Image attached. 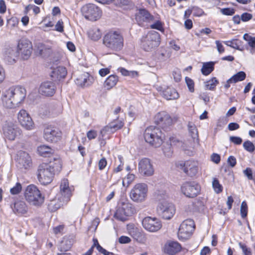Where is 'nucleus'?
<instances>
[{
	"mask_svg": "<svg viewBox=\"0 0 255 255\" xmlns=\"http://www.w3.org/2000/svg\"><path fill=\"white\" fill-rule=\"evenodd\" d=\"M218 83L217 79L214 77L206 82L205 86L207 89L212 90L215 88Z\"/></svg>",
	"mask_w": 255,
	"mask_h": 255,
	"instance_id": "40",
	"label": "nucleus"
},
{
	"mask_svg": "<svg viewBox=\"0 0 255 255\" xmlns=\"http://www.w3.org/2000/svg\"><path fill=\"white\" fill-rule=\"evenodd\" d=\"M221 12L226 15H232L235 13V10L233 8H224L220 9Z\"/></svg>",
	"mask_w": 255,
	"mask_h": 255,
	"instance_id": "49",
	"label": "nucleus"
},
{
	"mask_svg": "<svg viewBox=\"0 0 255 255\" xmlns=\"http://www.w3.org/2000/svg\"><path fill=\"white\" fill-rule=\"evenodd\" d=\"M22 189V186L20 183H16L14 186L10 189V193L12 195H17L19 194Z\"/></svg>",
	"mask_w": 255,
	"mask_h": 255,
	"instance_id": "44",
	"label": "nucleus"
},
{
	"mask_svg": "<svg viewBox=\"0 0 255 255\" xmlns=\"http://www.w3.org/2000/svg\"><path fill=\"white\" fill-rule=\"evenodd\" d=\"M139 173L145 176H151L154 173V168L150 160L143 158L140 160L138 164Z\"/></svg>",
	"mask_w": 255,
	"mask_h": 255,
	"instance_id": "14",
	"label": "nucleus"
},
{
	"mask_svg": "<svg viewBox=\"0 0 255 255\" xmlns=\"http://www.w3.org/2000/svg\"><path fill=\"white\" fill-rule=\"evenodd\" d=\"M214 64L212 62L204 63L201 69L202 74L204 75L210 74L214 70Z\"/></svg>",
	"mask_w": 255,
	"mask_h": 255,
	"instance_id": "37",
	"label": "nucleus"
},
{
	"mask_svg": "<svg viewBox=\"0 0 255 255\" xmlns=\"http://www.w3.org/2000/svg\"><path fill=\"white\" fill-rule=\"evenodd\" d=\"M244 148L249 152H252L255 150V145L250 141H246L243 143Z\"/></svg>",
	"mask_w": 255,
	"mask_h": 255,
	"instance_id": "45",
	"label": "nucleus"
},
{
	"mask_svg": "<svg viewBox=\"0 0 255 255\" xmlns=\"http://www.w3.org/2000/svg\"><path fill=\"white\" fill-rule=\"evenodd\" d=\"M244 39L248 42V44L251 47L250 52L254 54L255 52V37H253L246 33L244 35Z\"/></svg>",
	"mask_w": 255,
	"mask_h": 255,
	"instance_id": "35",
	"label": "nucleus"
},
{
	"mask_svg": "<svg viewBox=\"0 0 255 255\" xmlns=\"http://www.w3.org/2000/svg\"><path fill=\"white\" fill-rule=\"evenodd\" d=\"M163 24V22L158 20H156L153 24H150L149 26L151 29H155L163 32L164 31Z\"/></svg>",
	"mask_w": 255,
	"mask_h": 255,
	"instance_id": "41",
	"label": "nucleus"
},
{
	"mask_svg": "<svg viewBox=\"0 0 255 255\" xmlns=\"http://www.w3.org/2000/svg\"><path fill=\"white\" fill-rule=\"evenodd\" d=\"M103 43L110 49L118 51L123 47V38L118 33H107L104 37Z\"/></svg>",
	"mask_w": 255,
	"mask_h": 255,
	"instance_id": "5",
	"label": "nucleus"
},
{
	"mask_svg": "<svg viewBox=\"0 0 255 255\" xmlns=\"http://www.w3.org/2000/svg\"><path fill=\"white\" fill-rule=\"evenodd\" d=\"M18 120L22 127L27 130L34 128V123L29 114L24 110H21L17 114Z\"/></svg>",
	"mask_w": 255,
	"mask_h": 255,
	"instance_id": "18",
	"label": "nucleus"
},
{
	"mask_svg": "<svg viewBox=\"0 0 255 255\" xmlns=\"http://www.w3.org/2000/svg\"><path fill=\"white\" fill-rule=\"evenodd\" d=\"M17 167L20 169H27L32 165L31 159L29 155L25 151H20L17 154Z\"/></svg>",
	"mask_w": 255,
	"mask_h": 255,
	"instance_id": "20",
	"label": "nucleus"
},
{
	"mask_svg": "<svg viewBox=\"0 0 255 255\" xmlns=\"http://www.w3.org/2000/svg\"><path fill=\"white\" fill-rule=\"evenodd\" d=\"M136 20L139 21L143 20V21H148L153 19V16L145 9H141L139 11V14L136 17Z\"/></svg>",
	"mask_w": 255,
	"mask_h": 255,
	"instance_id": "33",
	"label": "nucleus"
},
{
	"mask_svg": "<svg viewBox=\"0 0 255 255\" xmlns=\"http://www.w3.org/2000/svg\"><path fill=\"white\" fill-rule=\"evenodd\" d=\"M240 211L242 218H244L247 216L248 206L245 201H243L242 203Z\"/></svg>",
	"mask_w": 255,
	"mask_h": 255,
	"instance_id": "46",
	"label": "nucleus"
},
{
	"mask_svg": "<svg viewBox=\"0 0 255 255\" xmlns=\"http://www.w3.org/2000/svg\"><path fill=\"white\" fill-rule=\"evenodd\" d=\"M227 162L232 167H234L237 163L236 159L233 156H230L228 158Z\"/></svg>",
	"mask_w": 255,
	"mask_h": 255,
	"instance_id": "59",
	"label": "nucleus"
},
{
	"mask_svg": "<svg viewBox=\"0 0 255 255\" xmlns=\"http://www.w3.org/2000/svg\"><path fill=\"white\" fill-rule=\"evenodd\" d=\"M23 196L25 200L30 205L36 207L41 206L44 201V196L33 184H30L26 187Z\"/></svg>",
	"mask_w": 255,
	"mask_h": 255,
	"instance_id": "3",
	"label": "nucleus"
},
{
	"mask_svg": "<svg viewBox=\"0 0 255 255\" xmlns=\"http://www.w3.org/2000/svg\"><path fill=\"white\" fill-rule=\"evenodd\" d=\"M81 12L86 19L92 21L98 20L102 15V9L93 3L84 5L81 8Z\"/></svg>",
	"mask_w": 255,
	"mask_h": 255,
	"instance_id": "8",
	"label": "nucleus"
},
{
	"mask_svg": "<svg viewBox=\"0 0 255 255\" xmlns=\"http://www.w3.org/2000/svg\"><path fill=\"white\" fill-rule=\"evenodd\" d=\"M107 162L105 158H102L99 161L98 167L99 170H103L107 166Z\"/></svg>",
	"mask_w": 255,
	"mask_h": 255,
	"instance_id": "54",
	"label": "nucleus"
},
{
	"mask_svg": "<svg viewBox=\"0 0 255 255\" xmlns=\"http://www.w3.org/2000/svg\"><path fill=\"white\" fill-rule=\"evenodd\" d=\"M61 166V160L58 155L50 157L48 163H43L38 166L37 178L39 181L43 185L51 183L55 173L59 171Z\"/></svg>",
	"mask_w": 255,
	"mask_h": 255,
	"instance_id": "1",
	"label": "nucleus"
},
{
	"mask_svg": "<svg viewBox=\"0 0 255 255\" xmlns=\"http://www.w3.org/2000/svg\"><path fill=\"white\" fill-rule=\"evenodd\" d=\"M119 81V77L116 75H110L105 81L104 87L109 90L116 85Z\"/></svg>",
	"mask_w": 255,
	"mask_h": 255,
	"instance_id": "29",
	"label": "nucleus"
},
{
	"mask_svg": "<svg viewBox=\"0 0 255 255\" xmlns=\"http://www.w3.org/2000/svg\"><path fill=\"white\" fill-rule=\"evenodd\" d=\"M212 186L215 193L219 194L222 192L223 186L220 184L219 180L216 178H214L212 181Z\"/></svg>",
	"mask_w": 255,
	"mask_h": 255,
	"instance_id": "39",
	"label": "nucleus"
},
{
	"mask_svg": "<svg viewBox=\"0 0 255 255\" xmlns=\"http://www.w3.org/2000/svg\"><path fill=\"white\" fill-rule=\"evenodd\" d=\"M181 249V245L176 241H169L164 247V252L170 255L177 253L180 251Z\"/></svg>",
	"mask_w": 255,
	"mask_h": 255,
	"instance_id": "26",
	"label": "nucleus"
},
{
	"mask_svg": "<svg viewBox=\"0 0 255 255\" xmlns=\"http://www.w3.org/2000/svg\"><path fill=\"white\" fill-rule=\"evenodd\" d=\"M147 192V185L144 183H139L133 187L130 192L129 196L133 201L141 203L145 200Z\"/></svg>",
	"mask_w": 255,
	"mask_h": 255,
	"instance_id": "6",
	"label": "nucleus"
},
{
	"mask_svg": "<svg viewBox=\"0 0 255 255\" xmlns=\"http://www.w3.org/2000/svg\"><path fill=\"white\" fill-rule=\"evenodd\" d=\"M241 19L243 21H247L252 18V15L250 13L245 12L241 15Z\"/></svg>",
	"mask_w": 255,
	"mask_h": 255,
	"instance_id": "64",
	"label": "nucleus"
},
{
	"mask_svg": "<svg viewBox=\"0 0 255 255\" xmlns=\"http://www.w3.org/2000/svg\"><path fill=\"white\" fill-rule=\"evenodd\" d=\"M55 30L58 32L63 31V22L62 20H59L55 25Z\"/></svg>",
	"mask_w": 255,
	"mask_h": 255,
	"instance_id": "60",
	"label": "nucleus"
},
{
	"mask_svg": "<svg viewBox=\"0 0 255 255\" xmlns=\"http://www.w3.org/2000/svg\"><path fill=\"white\" fill-rule=\"evenodd\" d=\"M155 122L162 128H164L172 124V119L169 114L164 111L157 113L154 118Z\"/></svg>",
	"mask_w": 255,
	"mask_h": 255,
	"instance_id": "19",
	"label": "nucleus"
},
{
	"mask_svg": "<svg viewBox=\"0 0 255 255\" xmlns=\"http://www.w3.org/2000/svg\"><path fill=\"white\" fill-rule=\"evenodd\" d=\"M135 176L133 174H128L125 180H127V186H128L134 179Z\"/></svg>",
	"mask_w": 255,
	"mask_h": 255,
	"instance_id": "62",
	"label": "nucleus"
},
{
	"mask_svg": "<svg viewBox=\"0 0 255 255\" xmlns=\"http://www.w3.org/2000/svg\"><path fill=\"white\" fill-rule=\"evenodd\" d=\"M230 140L231 142L237 145L241 144L242 142V139L238 136H230Z\"/></svg>",
	"mask_w": 255,
	"mask_h": 255,
	"instance_id": "56",
	"label": "nucleus"
},
{
	"mask_svg": "<svg viewBox=\"0 0 255 255\" xmlns=\"http://www.w3.org/2000/svg\"><path fill=\"white\" fill-rule=\"evenodd\" d=\"M115 4L120 6L128 5L129 3V0H114Z\"/></svg>",
	"mask_w": 255,
	"mask_h": 255,
	"instance_id": "58",
	"label": "nucleus"
},
{
	"mask_svg": "<svg viewBox=\"0 0 255 255\" xmlns=\"http://www.w3.org/2000/svg\"><path fill=\"white\" fill-rule=\"evenodd\" d=\"M172 76L175 81L178 82L180 81L181 79V74L180 71L178 69H175L172 72Z\"/></svg>",
	"mask_w": 255,
	"mask_h": 255,
	"instance_id": "50",
	"label": "nucleus"
},
{
	"mask_svg": "<svg viewBox=\"0 0 255 255\" xmlns=\"http://www.w3.org/2000/svg\"><path fill=\"white\" fill-rule=\"evenodd\" d=\"M128 216H129L127 215V214H126V213H125L124 212H122L121 211L120 212H119V208H118L115 214V218L118 220L122 221H126Z\"/></svg>",
	"mask_w": 255,
	"mask_h": 255,
	"instance_id": "43",
	"label": "nucleus"
},
{
	"mask_svg": "<svg viewBox=\"0 0 255 255\" xmlns=\"http://www.w3.org/2000/svg\"><path fill=\"white\" fill-rule=\"evenodd\" d=\"M68 202H63V198L61 197L58 200L56 199L50 201L48 205L49 210L54 212L59 209L64 204Z\"/></svg>",
	"mask_w": 255,
	"mask_h": 255,
	"instance_id": "31",
	"label": "nucleus"
},
{
	"mask_svg": "<svg viewBox=\"0 0 255 255\" xmlns=\"http://www.w3.org/2000/svg\"><path fill=\"white\" fill-rule=\"evenodd\" d=\"M141 46L144 50L150 51L160 44V37L159 33H147L141 40Z\"/></svg>",
	"mask_w": 255,
	"mask_h": 255,
	"instance_id": "7",
	"label": "nucleus"
},
{
	"mask_svg": "<svg viewBox=\"0 0 255 255\" xmlns=\"http://www.w3.org/2000/svg\"><path fill=\"white\" fill-rule=\"evenodd\" d=\"M101 36V33H88V37L94 41L99 40Z\"/></svg>",
	"mask_w": 255,
	"mask_h": 255,
	"instance_id": "55",
	"label": "nucleus"
},
{
	"mask_svg": "<svg viewBox=\"0 0 255 255\" xmlns=\"http://www.w3.org/2000/svg\"><path fill=\"white\" fill-rule=\"evenodd\" d=\"M110 124L112 127H113L115 132L118 129L121 128L124 126L123 122L122 121L119 120L114 121L110 123Z\"/></svg>",
	"mask_w": 255,
	"mask_h": 255,
	"instance_id": "47",
	"label": "nucleus"
},
{
	"mask_svg": "<svg viewBox=\"0 0 255 255\" xmlns=\"http://www.w3.org/2000/svg\"><path fill=\"white\" fill-rule=\"evenodd\" d=\"M115 132L113 127L110 124L109 125L105 127L100 131V134L102 137H104L106 134L112 133Z\"/></svg>",
	"mask_w": 255,
	"mask_h": 255,
	"instance_id": "42",
	"label": "nucleus"
},
{
	"mask_svg": "<svg viewBox=\"0 0 255 255\" xmlns=\"http://www.w3.org/2000/svg\"><path fill=\"white\" fill-rule=\"evenodd\" d=\"M163 151L165 156L169 157L171 156L172 151L171 150L170 146L168 144L163 149Z\"/></svg>",
	"mask_w": 255,
	"mask_h": 255,
	"instance_id": "61",
	"label": "nucleus"
},
{
	"mask_svg": "<svg viewBox=\"0 0 255 255\" xmlns=\"http://www.w3.org/2000/svg\"><path fill=\"white\" fill-rule=\"evenodd\" d=\"M2 129L4 136L11 140H14L16 137L20 134L19 129L11 122L6 121L3 126Z\"/></svg>",
	"mask_w": 255,
	"mask_h": 255,
	"instance_id": "15",
	"label": "nucleus"
},
{
	"mask_svg": "<svg viewBox=\"0 0 255 255\" xmlns=\"http://www.w3.org/2000/svg\"><path fill=\"white\" fill-rule=\"evenodd\" d=\"M143 227L150 232H155L162 227L161 223L159 219L155 217H146L142 221Z\"/></svg>",
	"mask_w": 255,
	"mask_h": 255,
	"instance_id": "13",
	"label": "nucleus"
},
{
	"mask_svg": "<svg viewBox=\"0 0 255 255\" xmlns=\"http://www.w3.org/2000/svg\"><path fill=\"white\" fill-rule=\"evenodd\" d=\"M66 75V69L63 66H58L53 70L51 77L55 79H60L64 78Z\"/></svg>",
	"mask_w": 255,
	"mask_h": 255,
	"instance_id": "30",
	"label": "nucleus"
},
{
	"mask_svg": "<svg viewBox=\"0 0 255 255\" xmlns=\"http://www.w3.org/2000/svg\"><path fill=\"white\" fill-rule=\"evenodd\" d=\"M94 82V77L87 73L80 75L76 81L77 85L83 88L90 87Z\"/></svg>",
	"mask_w": 255,
	"mask_h": 255,
	"instance_id": "25",
	"label": "nucleus"
},
{
	"mask_svg": "<svg viewBox=\"0 0 255 255\" xmlns=\"http://www.w3.org/2000/svg\"><path fill=\"white\" fill-rule=\"evenodd\" d=\"M37 152L41 156L46 157L49 156V155L53 153V150L50 147L42 145L38 147Z\"/></svg>",
	"mask_w": 255,
	"mask_h": 255,
	"instance_id": "34",
	"label": "nucleus"
},
{
	"mask_svg": "<svg viewBox=\"0 0 255 255\" xmlns=\"http://www.w3.org/2000/svg\"><path fill=\"white\" fill-rule=\"evenodd\" d=\"M195 228L194 221L187 219L182 222L179 228L178 237L180 240L185 241L191 236Z\"/></svg>",
	"mask_w": 255,
	"mask_h": 255,
	"instance_id": "10",
	"label": "nucleus"
},
{
	"mask_svg": "<svg viewBox=\"0 0 255 255\" xmlns=\"http://www.w3.org/2000/svg\"><path fill=\"white\" fill-rule=\"evenodd\" d=\"M39 92L45 96H52L55 92L54 84L51 81L42 83L39 88Z\"/></svg>",
	"mask_w": 255,
	"mask_h": 255,
	"instance_id": "22",
	"label": "nucleus"
},
{
	"mask_svg": "<svg viewBox=\"0 0 255 255\" xmlns=\"http://www.w3.org/2000/svg\"><path fill=\"white\" fill-rule=\"evenodd\" d=\"M110 69L111 66L108 68H102L99 71V74L101 76L104 77L110 73Z\"/></svg>",
	"mask_w": 255,
	"mask_h": 255,
	"instance_id": "57",
	"label": "nucleus"
},
{
	"mask_svg": "<svg viewBox=\"0 0 255 255\" xmlns=\"http://www.w3.org/2000/svg\"><path fill=\"white\" fill-rule=\"evenodd\" d=\"M239 246L242 249L244 255H252V252L250 249L248 248L246 245L239 243Z\"/></svg>",
	"mask_w": 255,
	"mask_h": 255,
	"instance_id": "52",
	"label": "nucleus"
},
{
	"mask_svg": "<svg viewBox=\"0 0 255 255\" xmlns=\"http://www.w3.org/2000/svg\"><path fill=\"white\" fill-rule=\"evenodd\" d=\"M25 89L21 86L11 87L3 93L1 97L3 106L7 109L19 107L26 96Z\"/></svg>",
	"mask_w": 255,
	"mask_h": 255,
	"instance_id": "2",
	"label": "nucleus"
},
{
	"mask_svg": "<svg viewBox=\"0 0 255 255\" xmlns=\"http://www.w3.org/2000/svg\"><path fill=\"white\" fill-rule=\"evenodd\" d=\"M211 158L212 161L216 164L219 163L221 160L220 155L217 153L212 154L211 156Z\"/></svg>",
	"mask_w": 255,
	"mask_h": 255,
	"instance_id": "63",
	"label": "nucleus"
},
{
	"mask_svg": "<svg viewBox=\"0 0 255 255\" xmlns=\"http://www.w3.org/2000/svg\"><path fill=\"white\" fill-rule=\"evenodd\" d=\"M51 43H38L36 46V52L43 57H47L52 53Z\"/></svg>",
	"mask_w": 255,
	"mask_h": 255,
	"instance_id": "27",
	"label": "nucleus"
},
{
	"mask_svg": "<svg viewBox=\"0 0 255 255\" xmlns=\"http://www.w3.org/2000/svg\"><path fill=\"white\" fill-rule=\"evenodd\" d=\"M13 212L18 216H22L27 213L28 208L26 203L22 200L15 201L11 206Z\"/></svg>",
	"mask_w": 255,
	"mask_h": 255,
	"instance_id": "24",
	"label": "nucleus"
},
{
	"mask_svg": "<svg viewBox=\"0 0 255 255\" xmlns=\"http://www.w3.org/2000/svg\"><path fill=\"white\" fill-rule=\"evenodd\" d=\"M246 78V74L244 71H240L230 78V81L236 83L244 81Z\"/></svg>",
	"mask_w": 255,
	"mask_h": 255,
	"instance_id": "36",
	"label": "nucleus"
},
{
	"mask_svg": "<svg viewBox=\"0 0 255 255\" xmlns=\"http://www.w3.org/2000/svg\"><path fill=\"white\" fill-rule=\"evenodd\" d=\"M60 188L63 202H68L74 190L73 186H69L68 180L64 179L61 181Z\"/></svg>",
	"mask_w": 255,
	"mask_h": 255,
	"instance_id": "21",
	"label": "nucleus"
},
{
	"mask_svg": "<svg viewBox=\"0 0 255 255\" xmlns=\"http://www.w3.org/2000/svg\"><path fill=\"white\" fill-rule=\"evenodd\" d=\"M61 132L58 129L51 126L46 127L44 130V138L48 142H57L61 139Z\"/></svg>",
	"mask_w": 255,
	"mask_h": 255,
	"instance_id": "16",
	"label": "nucleus"
},
{
	"mask_svg": "<svg viewBox=\"0 0 255 255\" xmlns=\"http://www.w3.org/2000/svg\"><path fill=\"white\" fill-rule=\"evenodd\" d=\"M3 56L4 60L9 64H12L16 61L19 58V54L17 49L11 47H6L3 51Z\"/></svg>",
	"mask_w": 255,
	"mask_h": 255,
	"instance_id": "23",
	"label": "nucleus"
},
{
	"mask_svg": "<svg viewBox=\"0 0 255 255\" xmlns=\"http://www.w3.org/2000/svg\"><path fill=\"white\" fill-rule=\"evenodd\" d=\"M188 128L192 137L194 139L197 138L198 136V133L195 125L192 123H189Z\"/></svg>",
	"mask_w": 255,
	"mask_h": 255,
	"instance_id": "38",
	"label": "nucleus"
},
{
	"mask_svg": "<svg viewBox=\"0 0 255 255\" xmlns=\"http://www.w3.org/2000/svg\"><path fill=\"white\" fill-rule=\"evenodd\" d=\"M181 191L186 197L194 198L199 193L200 187L194 181H186L181 186Z\"/></svg>",
	"mask_w": 255,
	"mask_h": 255,
	"instance_id": "11",
	"label": "nucleus"
},
{
	"mask_svg": "<svg viewBox=\"0 0 255 255\" xmlns=\"http://www.w3.org/2000/svg\"><path fill=\"white\" fill-rule=\"evenodd\" d=\"M144 138L146 142L155 147L160 146L162 143L161 131L157 127L147 128L144 131Z\"/></svg>",
	"mask_w": 255,
	"mask_h": 255,
	"instance_id": "4",
	"label": "nucleus"
},
{
	"mask_svg": "<svg viewBox=\"0 0 255 255\" xmlns=\"http://www.w3.org/2000/svg\"><path fill=\"white\" fill-rule=\"evenodd\" d=\"M178 167L190 176L195 175L198 171V163L193 160H187L178 164Z\"/></svg>",
	"mask_w": 255,
	"mask_h": 255,
	"instance_id": "17",
	"label": "nucleus"
},
{
	"mask_svg": "<svg viewBox=\"0 0 255 255\" xmlns=\"http://www.w3.org/2000/svg\"><path fill=\"white\" fill-rule=\"evenodd\" d=\"M157 211L163 219L169 220L174 215L175 209L172 203L167 201H163L159 204Z\"/></svg>",
	"mask_w": 255,
	"mask_h": 255,
	"instance_id": "12",
	"label": "nucleus"
},
{
	"mask_svg": "<svg viewBox=\"0 0 255 255\" xmlns=\"http://www.w3.org/2000/svg\"><path fill=\"white\" fill-rule=\"evenodd\" d=\"M118 157L120 163L117 167H115L114 169V171L116 173L122 171L124 166L123 157L121 155H119Z\"/></svg>",
	"mask_w": 255,
	"mask_h": 255,
	"instance_id": "51",
	"label": "nucleus"
},
{
	"mask_svg": "<svg viewBox=\"0 0 255 255\" xmlns=\"http://www.w3.org/2000/svg\"><path fill=\"white\" fill-rule=\"evenodd\" d=\"M16 49L19 54V58L22 60H27L32 52V42L28 39L21 38L17 42Z\"/></svg>",
	"mask_w": 255,
	"mask_h": 255,
	"instance_id": "9",
	"label": "nucleus"
},
{
	"mask_svg": "<svg viewBox=\"0 0 255 255\" xmlns=\"http://www.w3.org/2000/svg\"><path fill=\"white\" fill-rule=\"evenodd\" d=\"M97 132L95 130H90L87 132V137L89 140H92L96 138Z\"/></svg>",
	"mask_w": 255,
	"mask_h": 255,
	"instance_id": "53",
	"label": "nucleus"
},
{
	"mask_svg": "<svg viewBox=\"0 0 255 255\" xmlns=\"http://www.w3.org/2000/svg\"><path fill=\"white\" fill-rule=\"evenodd\" d=\"M185 81L189 91L191 92H193L194 91V84L193 81L191 78L186 77L185 78Z\"/></svg>",
	"mask_w": 255,
	"mask_h": 255,
	"instance_id": "48",
	"label": "nucleus"
},
{
	"mask_svg": "<svg viewBox=\"0 0 255 255\" xmlns=\"http://www.w3.org/2000/svg\"><path fill=\"white\" fill-rule=\"evenodd\" d=\"M162 96L167 100H174L179 97L176 89L171 87L164 88L162 91Z\"/></svg>",
	"mask_w": 255,
	"mask_h": 255,
	"instance_id": "28",
	"label": "nucleus"
},
{
	"mask_svg": "<svg viewBox=\"0 0 255 255\" xmlns=\"http://www.w3.org/2000/svg\"><path fill=\"white\" fill-rule=\"evenodd\" d=\"M119 212H124L127 215L130 216L133 213L131 205L128 202H122L119 205Z\"/></svg>",
	"mask_w": 255,
	"mask_h": 255,
	"instance_id": "32",
	"label": "nucleus"
}]
</instances>
